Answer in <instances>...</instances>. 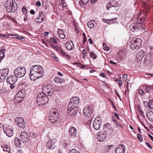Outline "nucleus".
<instances>
[{
  "instance_id": "27",
  "label": "nucleus",
  "mask_w": 153,
  "mask_h": 153,
  "mask_svg": "<svg viewBox=\"0 0 153 153\" xmlns=\"http://www.w3.org/2000/svg\"><path fill=\"white\" fill-rule=\"evenodd\" d=\"M24 98H22L18 97V96H16L14 99V101L15 103L17 104L22 102Z\"/></svg>"
},
{
  "instance_id": "25",
  "label": "nucleus",
  "mask_w": 153,
  "mask_h": 153,
  "mask_svg": "<svg viewBox=\"0 0 153 153\" xmlns=\"http://www.w3.org/2000/svg\"><path fill=\"white\" fill-rule=\"evenodd\" d=\"M146 116L149 120L153 121V113L152 111H147Z\"/></svg>"
},
{
  "instance_id": "54",
  "label": "nucleus",
  "mask_w": 153,
  "mask_h": 153,
  "mask_svg": "<svg viewBox=\"0 0 153 153\" xmlns=\"http://www.w3.org/2000/svg\"><path fill=\"white\" fill-rule=\"evenodd\" d=\"M113 114L114 115V116L116 117V118L118 120H119V116H118V114H117L115 112H114L113 113Z\"/></svg>"
},
{
  "instance_id": "49",
  "label": "nucleus",
  "mask_w": 153,
  "mask_h": 153,
  "mask_svg": "<svg viewBox=\"0 0 153 153\" xmlns=\"http://www.w3.org/2000/svg\"><path fill=\"white\" fill-rule=\"evenodd\" d=\"M135 23L136 24V25L137 26V29H138L140 27L141 25L142 22H140L139 23L138 22H135Z\"/></svg>"
},
{
  "instance_id": "35",
  "label": "nucleus",
  "mask_w": 153,
  "mask_h": 153,
  "mask_svg": "<svg viewBox=\"0 0 153 153\" xmlns=\"http://www.w3.org/2000/svg\"><path fill=\"white\" fill-rule=\"evenodd\" d=\"M146 91L148 93L149 91L153 88L152 85H146L144 87Z\"/></svg>"
},
{
  "instance_id": "41",
  "label": "nucleus",
  "mask_w": 153,
  "mask_h": 153,
  "mask_svg": "<svg viewBox=\"0 0 153 153\" xmlns=\"http://www.w3.org/2000/svg\"><path fill=\"white\" fill-rule=\"evenodd\" d=\"M91 57V58H93L94 59H95L97 58V56H96L95 54L93 52H91L90 54Z\"/></svg>"
},
{
  "instance_id": "39",
  "label": "nucleus",
  "mask_w": 153,
  "mask_h": 153,
  "mask_svg": "<svg viewBox=\"0 0 153 153\" xmlns=\"http://www.w3.org/2000/svg\"><path fill=\"white\" fill-rule=\"evenodd\" d=\"M89 0H80L79 1V4L80 5H83L85 4L88 2Z\"/></svg>"
},
{
  "instance_id": "55",
  "label": "nucleus",
  "mask_w": 153,
  "mask_h": 153,
  "mask_svg": "<svg viewBox=\"0 0 153 153\" xmlns=\"http://www.w3.org/2000/svg\"><path fill=\"white\" fill-rule=\"evenodd\" d=\"M143 105L146 106H148L149 105L148 102L147 101H144L143 102Z\"/></svg>"
},
{
  "instance_id": "56",
  "label": "nucleus",
  "mask_w": 153,
  "mask_h": 153,
  "mask_svg": "<svg viewBox=\"0 0 153 153\" xmlns=\"http://www.w3.org/2000/svg\"><path fill=\"white\" fill-rule=\"evenodd\" d=\"M100 75L104 78H105L106 77L105 74L102 72H101L100 73Z\"/></svg>"
},
{
  "instance_id": "40",
  "label": "nucleus",
  "mask_w": 153,
  "mask_h": 153,
  "mask_svg": "<svg viewBox=\"0 0 153 153\" xmlns=\"http://www.w3.org/2000/svg\"><path fill=\"white\" fill-rule=\"evenodd\" d=\"M53 48L55 49L59 53L60 52V50H62L60 48L57 46H53Z\"/></svg>"
},
{
  "instance_id": "29",
  "label": "nucleus",
  "mask_w": 153,
  "mask_h": 153,
  "mask_svg": "<svg viewBox=\"0 0 153 153\" xmlns=\"http://www.w3.org/2000/svg\"><path fill=\"white\" fill-rule=\"evenodd\" d=\"M1 148L3 149L4 151L8 153H11L10 147L7 145H5L4 146H2Z\"/></svg>"
},
{
  "instance_id": "23",
  "label": "nucleus",
  "mask_w": 153,
  "mask_h": 153,
  "mask_svg": "<svg viewBox=\"0 0 153 153\" xmlns=\"http://www.w3.org/2000/svg\"><path fill=\"white\" fill-rule=\"evenodd\" d=\"M106 135L104 134H100L97 135V140L99 142H102L105 139Z\"/></svg>"
},
{
  "instance_id": "4",
  "label": "nucleus",
  "mask_w": 153,
  "mask_h": 153,
  "mask_svg": "<svg viewBox=\"0 0 153 153\" xmlns=\"http://www.w3.org/2000/svg\"><path fill=\"white\" fill-rule=\"evenodd\" d=\"M48 96L42 93H39L36 99L37 104L40 106L46 104L48 101Z\"/></svg>"
},
{
  "instance_id": "1",
  "label": "nucleus",
  "mask_w": 153,
  "mask_h": 153,
  "mask_svg": "<svg viewBox=\"0 0 153 153\" xmlns=\"http://www.w3.org/2000/svg\"><path fill=\"white\" fill-rule=\"evenodd\" d=\"M44 71L41 66L40 65L32 66L30 69L29 74L30 79L34 81L37 79L43 76Z\"/></svg>"
},
{
  "instance_id": "19",
  "label": "nucleus",
  "mask_w": 153,
  "mask_h": 153,
  "mask_svg": "<svg viewBox=\"0 0 153 153\" xmlns=\"http://www.w3.org/2000/svg\"><path fill=\"white\" fill-rule=\"evenodd\" d=\"M15 76H10L7 79V82L10 84H14L17 81V78Z\"/></svg>"
},
{
  "instance_id": "8",
  "label": "nucleus",
  "mask_w": 153,
  "mask_h": 153,
  "mask_svg": "<svg viewBox=\"0 0 153 153\" xmlns=\"http://www.w3.org/2000/svg\"><path fill=\"white\" fill-rule=\"evenodd\" d=\"M83 112L85 116L89 118L93 113V107L90 106H86L84 108Z\"/></svg>"
},
{
  "instance_id": "28",
  "label": "nucleus",
  "mask_w": 153,
  "mask_h": 153,
  "mask_svg": "<svg viewBox=\"0 0 153 153\" xmlns=\"http://www.w3.org/2000/svg\"><path fill=\"white\" fill-rule=\"evenodd\" d=\"M118 19V18H115L114 19H109L108 20H107L105 19L102 18V21L104 22H106L107 23H109V22H107V21H109L112 22V23H114L116 22Z\"/></svg>"
},
{
  "instance_id": "48",
  "label": "nucleus",
  "mask_w": 153,
  "mask_h": 153,
  "mask_svg": "<svg viewBox=\"0 0 153 153\" xmlns=\"http://www.w3.org/2000/svg\"><path fill=\"white\" fill-rule=\"evenodd\" d=\"M39 16H40V17H41L42 18H44L45 15L44 13L42 11L40 12H39Z\"/></svg>"
},
{
  "instance_id": "38",
  "label": "nucleus",
  "mask_w": 153,
  "mask_h": 153,
  "mask_svg": "<svg viewBox=\"0 0 153 153\" xmlns=\"http://www.w3.org/2000/svg\"><path fill=\"white\" fill-rule=\"evenodd\" d=\"M37 136L38 134L35 133L33 132H30V136L33 138H35L37 137Z\"/></svg>"
},
{
  "instance_id": "59",
  "label": "nucleus",
  "mask_w": 153,
  "mask_h": 153,
  "mask_svg": "<svg viewBox=\"0 0 153 153\" xmlns=\"http://www.w3.org/2000/svg\"><path fill=\"white\" fill-rule=\"evenodd\" d=\"M146 144L149 148H152V146L149 144L148 142H146Z\"/></svg>"
},
{
  "instance_id": "32",
  "label": "nucleus",
  "mask_w": 153,
  "mask_h": 153,
  "mask_svg": "<svg viewBox=\"0 0 153 153\" xmlns=\"http://www.w3.org/2000/svg\"><path fill=\"white\" fill-rule=\"evenodd\" d=\"M21 140H20L18 138L16 137L15 139V144L17 146H19L21 145Z\"/></svg>"
},
{
  "instance_id": "11",
  "label": "nucleus",
  "mask_w": 153,
  "mask_h": 153,
  "mask_svg": "<svg viewBox=\"0 0 153 153\" xmlns=\"http://www.w3.org/2000/svg\"><path fill=\"white\" fill-rule=\"evenodd\" d=\"M56 140L55 139L50 140L46 143V147L47 149L52 150L55 148L56 145Z\"/></svg>"
},
{
  "instance_id": "3",
  "label": "nucleus",
  "mask_w": 153,
  "mask_h": 153,
  "mask_svg": "<svg viewBox=\"0 0 153 153\" xmlns=\"http://www.w3.org/2000/svg\"><path fill=\"white\" fill-rule=\"evenodd\" d=\"M49 116V120L52 123H56L57 120L59 117V112L58 110L55 108L51 109L50 111Z\"/></svg>"
},
{
  "instance_id": "42",
  "label": "nucleus",
  "mask_w": 153,
  "mask_h": 153,
  "mask_svg": "<svg viewBox=\"0 0 153 153\" xmlns=\"http://www.w3.org/2000/svg\"><path fill=\"white\" fill-rule=\"evenodd\" d=\"M138 93L141 96H143L144 94V91L141 89H139L138 90Z\"/></svg>"
},
{
  "instance_id": "5",
  "label": "nucleus",
  "mask_w": 153,
  "mask_h": 153,
  "mask_svg": "<svg viewBox=\"0 0 153 153\" xmlns=\"http://www.w3.org/2000/svg\"><path fill=\"white\" fill-rule=\"evenodd\" d=\"M142 40L140 38H134L131 40L130 47L132 50H137L141 46Z\"/></svg>"
},
{
  "instance_id": "12",
  "label": "nucleus",
  "mask_w": 153,
  "mask_h": 153,
  "mask_svg": "<svg viewBox=\"0 0 153 153\" xmlns=\"http://www.w3.org/2000/svg\"><path fill=\"white\" fill-rule=\"evenodd\" d=\"M15 121L16 124L19 127L23 128L25 127V122L23 118L18 117L15 119Z\"/></svg>"
},
{
  "instance_id": "57",
  "label": "nucleus",
  "mask_w": 153,
  "mask_h": 153,
  "mask_svg": "<svg viewBox=\"0 0 153 153\" xmlns=\"http://www.w3.org/2000/svg\"><path fill=\"white\" fill-rule=\"evenodd\" d=\"M0 36L1 37H3L4 38H8L9 36L5 34H0Z\"/></svg>"
},
{
  "instance_id": "60",
  "label": "nucleus",
  "mask_w": 153,
  "mask_h": 153,
  "mask_svg": "<svg viewBox=\"0 0 153 153\" xmlns=\"http://www.w3.org/2000/svg\"><path fill=\"white\" fill-rule=\"evenodd\" d=\"M36 5L38 6H40L41 5V2L39 1H38L36 3Z\"/></svg>"
},
{
  "instance_id": "47",
  "label": "nucleus",
  "mask_w": 153,
  "mask_h": 153,
  "mask_svg": "<svg viewBox=\"0 0 153 153\" xmlns=\"http://www.w3.org/2000/svg\"><path fill=\"white\" fill-rule=\"evenodd\" d=\"M22 11L23 13L25 14H26L27 13V9L26 7H23L22 8Z\"/></svg>"
},
{
  "instance_id": "34",
  "label": "nucleus",
  "mask_w": 153,
  "mask_h": 153,
  "mask_svg": "<svg viewBox=\"0 0 153 153\" xmlns=\"http://www.w3.org/2000/svg\"><path fill=\"white\" fill-rule=\"evenodd\" d=\"M112 3L111 2H109L108 3H107L106 5V9L107 10H109V9L110 8H111V7H116L117 6V5L116 4H115L114 5H112L111 6V4Z\"/></svg>"
},
{
  "instance_id": "30",
  "label": "nucleus",
  "mask_w": 153,
  "mask_h": 153,
  "mask_svg": "<svg viewBox=\"0 0 153 153\" xmlns=\"http://www.w3.org/2000/svg\"><path fill=\"white\" fill-rule=\"evenodd\" d=\"M94 23H95V21L94 20H92L88 22L87 23L88 27L91 28H93L94 27Z\"/></svg>"
},
{
  "instance_id": "64",
  "label": "nucleus",
  "mask_w": 153,
  "mask_h": 153,
  "mask_svg": "<svg viewBox=\"0 0 153 153\" xmlns=\"http://www.w3.org/2000/svg\"><path fill=\"white\" fill-rule=\"evenodd\" d=\"M110 62L111 64H114L115 65H117V63H115L111 60L110 61Z\"/></svg>"
},
{
  "instance_id": "18",
  "label": "nucleus",
  "mask_w": 153,
  "mask_h": 153,
  "mask_svg": "<svg viewBox=\"0 0 153 153\" xmlns=\"http://www.w3.org/2000/svg\"><path fill=\"white\" fill-rule=\"evenodd\" d=\"M69 134L71 138H76V130L74 127L70 128L68 131Z\"/></svg>"
},
{
  "instance_id": "61",
  "label": "nucleus",
  "mask_w": 153,
  "mask_h": 153,
  "mask_svg": "<svg viewBox=\"0 0 153 153\" xmlns=\"http://www.w3.org/2000/svg\"><path fill=\"white\" fill-rule=\"evenodd\" d=\"M88 41L90 44H92L93 42H92V39L91 38H89L88 40Z\"/></svg>"
},
{
  "instance_id": "7",
  "label": "nucleus",
  "mask_w": 153,
  "mask_h": 153,
  "mask_svg": "<svg viewBox=\"0 0 153 153\" xmlns=\"http://www.w3.org/2000/svg\"><path fill=\"white\" fill-rule=\"evenodd\" d=\"M14 73L16 77H23L26 73V69L25 67H19L14 70Z\"/></svg>"
},
{
  "instance_id": "45",
  "label": "nucleus",
  "mask_w": 153,
  "mask_h": 153,
  "mask_svg": "<svg viewBox=\"0 0 153 153\" xmlns=\"http://www.w3.org/2000/svg\"><path fill=\"white\" fill-rule=\"evenodd\" d=\"M50 41L54 43L55 44H56L57 42L56 40V39H55L54 38L52 37L50 39Z\"/></svg>"
},
{
  "instance_id": "16",
  "label": "nucleus",
  "mask_w": 153,
  "mask_h": 153,
  "mask_svg": "<svg viewBox=\"0 0 153 153\" xmlns=\"http://www.w3.org/2000/svg\"><path fill=\"white\" fill-rule=\"evenodd\" d=\"M144 56V51L141 50L139 51L136 54L135 60L137 62H139L142 60Z\"/></svg>"
},
{
  "instance_id": "13",
  "label": "nucleus",
  "mask_w": 153,
  "mask_h": 153,
  "mask_svg": "<svg viewBox=\"0 0 153 153\" xmlns=\"http://www.w3.org/2000/svg\"><path fill=\"white\" fill-rule=\"evenodd\" d=\"M3 129L4 132L8 137H10L13 135V131L11 126H7L3 127Z\"/></svg>"
},
{
  "instance_id": "36",
  "label": "nucleus",
  "mask_w": 153,
  "mask_h": 153,
  "mask_svg": "<svg viewBox=\"0 0 153 153\" xmlns=\"http://www.w3.org/2000/svg\"><path fill=\"white\" fill-rule=\"evenodd\" d=\"M44 18L40 17L39 16L38 18L35 19V21L37 22L41 23L44 20Z\"/></svg>"
},
{
  "instance_id": "14",
  "label": "nucleus",
  "mask_w": 153,
  "mask_h": 153,
  "mask_svg": "<svg viewBox=\"0 0 153 153\" xmlns=\"http://www.w3.org/2000/svg\"><path fill=\"white\" fill-rule=\"evenodd\" d=\"M20 139L23 142L27 143L29 140L28 134L25 131L22 132L20 136Z\"/></svg>"
},
{
  "instance_id": "43",
  "label": "nucleus",
  "mask_w": 153,
  "mask_h": 153,
  "mask_svg": "<svg viewBox=\"0 0 153 153\" xmlns=\"http://www.w3.org/2000/svg\"><path fill=\"white\" fill-rule=\"evenodd\" d=\"M69 153H80V152L75 149H72L70 151Z\"/></svg>"
},
{
  "instance_id": "44",
  "label": "nucleus",
  "mask_w": 153,
  "mask_h": 153,
  "mask_svg": "<svg viewBox=\"0 0 153 153\" xmlns=\"http://www.w3.org/2000/svg\"><path fill=\"white\" fill-rule=\"evenodd\" d=\"M115 124L117 127H120L122 128H123V125L121 124H120L117 123V121L115 123Z\"/></svg>"
},
{
  "instance_id": "50",
  "label": "nucleus",
  "mask_w": 153,
  "mask_h": 153,
  "mask_svg": "<svg viewBox=\"0 0 153 153\" xmlns=\"http://www.w3.org/2000/svg\"><path fill=\"white\" fill-rule=\"evenodd\" d=\"M16 35V36H16V37H13V38H14L16 39H19L21 40H22V39H24V38H23V37L19 36H17L18 35Z\"/></svg>"
},
{
  "instance_id": "51",
  "label": "nucleus",
  "mask_w": 153,
  "mask_h": 153,
  "mask_svg": "<svg viewBox=\"0 0 153 153\" xmlns=\"http://www.w3.org/2000/svg\"><path fill=\"white\" fill-rule=\"evenodd\" d=\"M127 74H124L123 75V79L125 81L127 80Z\"/></svg>"
},
{
  "instance_id": "21",
  "label": "nucleus",
  "mask_w": 153,
  "mask_h": 153,
  "mask_svg": "<svg viewBox=\"0 0 153 153\" xmlns=\"http://www.w3.org/2000/svg\"><path fill=\"white\" fill-rule=\"evenodd\" d=\"M54 82L58 84H64L65 82V80L63 78H60L58 77H55L54 78Z\"/></svg>"
},
{
  "instance_id": "9",
  "label": "nucleus",
  "mask_w": 153,
  "mask_h": 153,
  "mask_svg": "<svg viewBox=\"0 0 153 153\" xmlns=\"http://www.w3.org/2000/svg\"><path fill=\"white\" fill-rule=\"evenodd\" d=\"M68 114L70 116H73L77 113L78 111L77 107L73 106L71 104H68Z\"/></svg>"
},
{
  "instance_id": "10",
  "label": "nucleus",
  "mask_w": 153,
  "mask_h": 153,
  "mask_svg": "<svg viewBox=\"0 0 153 153\" xmlns=\"http://www.w3.org/2000/svg\"><path fill=\"white\" fill-rule=\"evenodd\" d=\"M101 118L100 117H97L93 121V126L96 130H98L101 125Z\"/></svg>"
},
{
  "instance_id": "31",
  "label": "nucleus",
  "mask_w": 153,
  "mask_h": 153,
  "mask_svg": "<svg viewBox=\"0 0 153 153\" xmlns=\"http://www.w3.org/2000/svg\"><path fill=\"white\" fill-rule=\"evenodd\" d=\"M135 22L134 23L132 24L129 27V28L133 32H134L135 30H137V26Z\"/></svg>"
},
{
  "instance_id": "37",
  "label": "nucleus",
  "mask_w": 153,
  "mask_h": 153,
  "mask_svg": "<svg viewBox=\"0 0 153 153\" xmlns=\"http://www.w3.org/2000/svg\"><path fill=\"white\" fill-rule=\"evenodd\" d=\"M60 54H61L63 56H66L68 58H70V56L69 54L65 53V52H64L62 50H60V52L59 53Z\"/></svg>"
},
{
  "instance_id": "24",
  "label": "nucleus",
  "mask_w": 153,
  "mask_h": 153,
  "mask_svg": "<svg viewBox=\"0 0 153 153\" xmlns=\"http://www.w3.org/2000/svg\"><path fill=\"white\" fill-rule=\"evenodd\" d=\"M59 36L61 39H64L65 37V35L64 33L63 30L62 29H58L57 31Z\"/></svg>"
},
{
  "instance_id": "2",
  "label": "nucleus",
  "mask_w": 153,
  "mask_h": 153,
  "mask_svg": "<svg viewBox=\"0 0 153 153\" xmlns=\"http://www.w3.org/2000/svg\"><path fill=\"white\" fill-rule=\"evenodd\" d=\"M13 0H6L4 2V6L8 13L14 12L17 9V5Z\"/></svg>"
},
{
  "instance_id": "46",
  "label": "nucleus",
  "mask_w": 153,
  "mask_h": 153,
  "mask_svg": "<svg viewBox=\"0 0 153 153\" xmlns=\"http://www.w3.org/2000/svg\"><path fill=\"white\" fill-rule=\"evenodd\" d=\"M137 138L138 139L139 141L140 142H142L143 141V138L142 137H141V135L139 134H137Z\"/></svg>"
},
{
  "instance_id": "62",
  "label": "nucleus",
  "mask_w": 153,
  "mask_h": 153,
  "mask_svg": "<svg viewBox=\"0 0 153 153\" xmlns=\"http://www.w3.org/2000/svg\"><path fill=\"white\" fill-rule=\"evenodd\" d=\"M87 67V66L86 65H81V67H80V68H84Z\"/></svg>"
},
{
  "instance_id": "22",
  "label": "nucleus",
  "mask_w": 153,
  "mask_h": 153,
  "mask_svg": "<svg viewBox=\"0 0 153 153\" xmlns=\"http://www.w3.org/2000/svg\"><path fill=\"white\" fill-rule=\"evenodd\" d=\"M125 147L123 145H121L120 147L117 148L115 149V153H124Z\"/></svg>"
},
{
  "instance_id": "58",
  "label": "nucleus",
  "mask_w": 153,
  "mask_h": 153,
  "mask_svg": "<svg viewBox=\"0 0 153 153\" xmlns=\"http://www.w3.org/2000/svg\"><path fill=\"white\" fill-rule=\"evenodd\" d=\"M30 13L31 14L34 15L35 14V12L33 10H31L30 11Z\"/></svg>"
},
{
  "instance_id": "52",
  "label": "nucleus",
  "mask_w": 153,
  "mask_h": 153,
  "mask_svg": "<svg viewBox=\"0 0 153 153\" xmlns=\"http://www.w3.org/2000/svg\"><path fill=\"white\" fill-rule=\"evenodd\" d=\"M138 111L140 113V114H141V115L144 117H145V116L144 115L143 112L142 110L141 109H138Z\"/></svg>"
},
{
  "instance_id": "6",
  "label": "nucleus",
  "mask_w": 153,
  "mask_h": 153,
  "mask_svg": "<svg viewBox=\"0 0 153 153\" xmlns=\"http://www.w3.org/2000/svg\"><path fill=\"white\" fill-rule=\"evenodd\" d=\"M54 91L52 85H44L42 88V92L45 95L51 96L53 93Z\"/></svg>"
},
{
  "instance_id": "20",
  "label": "nucleus",
  "mask_w": 153,
  "mask_h": 153,
  "mask_svg": "<svg viewBox=\"0 0 153 153\" xmlns=\"http://www.w3.org/2000/svg\"><path fill=\"white\" fill-rule=\"evenodd\" d=\"M65 46L68 50H72L74 48V44L71 41H68L65 44Z\"/></svg>"
},
{
  "instance_id": "33",
  "label": "nucleus",
  "mask_w": 153,
  "mask_h": 153,
  "mask_svg": "<svg viewBox=\"0 0 153 153\" xmlns=\"http://www.w3.org/2000/svg\"><path fill=\"white\" fill-rule=\"evenodd\" d=\"M4 49H2V50H0V62L1 60L4 57V52H5Z\"/></svg>"
},
{
  "instance_id": "63",
  "label": "nucleus",
  "mask_w": 153,
  "mask_h": 153,
  "mask_svg": "<svg viewBox=\"0 0 153 153\" xmlns=\"http://www.w3.org/2000/svg\"><path fill=\"white\" fill-rule=\"evenodd\" d=\"M82 53L83 55H86V52L85 50H83L82 51Z\"/></svg>"
},
{
  "instance_id": "17",
  "label": "nucleus",
  "mask_w": 153,
  "mask_h": 153,
  "mask_svg": "<svg viewBox=\"0 0 153 153\" xmlns=\"http://www.w3.org/2000/svg\"><path fill=\"white\" fill-rule=\"evenodd\" d=\"M9 73V69L8 68H5L0 70V78L3 80L4 79Z\"/></svg>"
},
{
  "instance_id": "15",
  "label": "nucleus",
  "mask_w": 153,
  "mask_h": 153,
  "mask_svg": "<svg viewBox=\"0 0 153 153\" xmlns=\"http://www.w3.org/2000/svg\"><path fill=\"white\" fill-rule=\"evenodd\" d=\"M79 101V98L78 97H73L71 99L68 104H71L73 106L78 107Z\"/></svg>"
},
{
  "instance_id": "26",
  "label": "nucleus",
  "mask_w": 153,
  "mask_h": 153,
  "mask_svg": "<svg viewBox=\"0 0 153 153\" xmlns=\"http://www.w3.org/2000/svg\"><path fill=\"white\" fill-rule=\"evenodd\" d=\"M17 96L22 98H24L25 96V90L23 89H21L16 94V96Z\"/></svg>"
},
{
  "instance_id": "53",
  "label": "nucleus",
  "mask_w": 153,
  "mask_h": 153,
  "mask_svg": "<svg viewBox=\"0 0 153 153\" xmlns=\"http://www.w3.org/2000/svg\"><path fill=\"white\" fill-rule=\"evenodd\" d=\"M51 55L53 58L56 60V61H58V58L56 56L55 54H51Z\"/></svg>"
}]
</instances>
